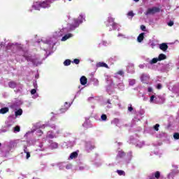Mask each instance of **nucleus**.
Wrapping results in <instances>:
<instances>
[{
	"instance_id": "obj_25",
	"label": "nucleus",
	"mask_w": 179,
	"mask_h": 179,
	"mask_svg": "<svg viewBox=\"0 0 179 179\" xmlns=\"http://www.w3.org/2000/svg\"><path fill=\"white\" fill-rule=\"evenodd\" d=\"M14 132H20V127L19 126H15L14 127Z\"/></svg>"
},
{
	"instance_id": "obj_18",
	"label": "nucleus",
	"mask_w": 179,
	"mask_h": 179,
	"mask_svg": "<svg viewBox=\"0 0 179 179\" xmlns=\"http://www.w3.org/2000/svg\"><path fill=\"white\" fill-rule=\"evenodd\" d=\"M78 157V152H73L70 155V159H76Z\"/></svg>"
},
{
	"instance_id": "obj_2",
	"label": "nucleus",
	"mask_w": 179,
	"mask_h": 179,
	"mask_svg": "<svg viewBox=\"0 0 179 179\" xmlns=\"http://www.w3.org/2000/svg\"><path fill=\"white\" fill-rule=\"evenodd\" d=\"M51 6V1L50 0H46L45 1L41 2V8H50Z\"/></svg>"
},
{
	"instance_id": "obj_7",
	"label": "nucleus",
	"mask_w": 179,
	"mask_h": 179,
	"mask_svg": "<svg viewBox=\"0 0 179 179\" xmlns=\"http://www.w3.org/2000/svg\"><path fill=\"white\" fill-rule=\"evenodd\" d=\"M80 84L83 85V86H85L87 83V78L86 76H83L80 79Z\"/></svg>"
},
{
	"instance_id": "obj_22",
	"label": "nucleus",
	"mask_w": 179,
	"mask_h": 179,
	"mask_svg": "<svg viewBox=\"0 0 179 179\" xmlns=\"http://www.w3.org/2000/svg\"><path fill=\"white\" fill-rule=\"evenodd\" d=\"M117 174H119L120 176H124L125 175V171H122V170H117Z\"/></svg>"
},
{
	"instance_id": "obj_42",
	"label": "nucleus",
	"mask_w": 179,
	"mask_h": 179,
	"mask_svg": "<svg viewBox=\"0 0 179 179\" xmlns=\"http://www.w3.org/2000/svg\"><path fill=\"white\" fill-rule=\"evenodd\" d=\"M24 57L25 59H27V61H29V57H27V56H24Z\"/></svg>"
},
{
	"instance_id": "obj_17",
	"label": "nucleus",
	"mask_w": 179,
	"mask_h": 179,
	"mask_svg": "<svg viewBox=\"0 0 179 179\" xmlns=\"http://www.w3.org/2000/svg\"><path fill=\"white\" fill-rule=\"evenodd\" d=\"M125 155L126 154L124 151H119L117 157H120V159H122V157H125Z\"/></svg>"
},
{
	"instance_id": "obj_8",
	"label": "nucleus",
	"mask_w": 179,
	"mask_h": 179,
	"mask_svg": "<svg viewBox=\"0 0 179 179\" xmlns=\"http://www.w3.org/2000/svg\"><path fill=\"white\" fill-rule=\"evenodd\" d=\"M17 86V83L15 81H10L8 83V87H10V89H15Z\"/></svg>"
},
{
	"instance_id": "obj_1",
	"label": "nucleus",
	"mask_w": 179,
	"mask_h": 179,
	"mask_svg": "<svg viewBox=\"0 0 179 179\" xmlns=\"http://www.w3.org/2000/svg\"><path fill=\"white\" fill-rule=\"evenodd\" d=\"M158 12H160V8L157 7H153L148 8L145 13V15H146V16H148V15H155V13H158Z\"/></svg>"
},
{
	"instance_id": "obj_40",
	"label": "nucleus",
	"mask_w": 179,
	"mask_h": 179,
	"mask_svg": "<svg viewBox=\"0 0 179 179\" xmlns=\"http://www.w3.org/2000/svg\"><path fill=\"white\" fill-rule=\"evenodd\" d=\"M7 47H8V48H9V47H13V45H12V44L10 43V44L8 45Z\"/></svg>"
},
{
	"instance_id": "obj_48",
	"label": "nucleus",
	"mask_w": 179,
	"mask_h": 179,
	"mask_svg": "<svg viewBox=\"0 0 179 179\" xmlns=\"http://www.w3.org/2000/svg\"><path fill=\"white\" fill-rule=\"evenodd\" d=\"M108 108H111V107H110V106H108Z\"/></svg>"
},
{
	"instance_id": "obj_39",
	"label": "nucleus",
	"mask_w": 179,
	"mask_h": 179,
	"mask_svg": "<svg viewBox=\"0 0 179 179\" xmlns=\"http://www.w3.org/2000/svg\"><path fill=\"white\" fill-rule=\"evenodd\" d=\"M153 90V89H152V87H148V92H149V93L152 92Z\"/></svg>"
},
{
	"instance_id": "obj_38",
	"label": "nucleus",
	"mask_w": 179,
	"mask_h": 179,
	"mask_svg": "<svg viewBox=\"0 0 179 179\" xmlns=\"http://www.w3.org/2000/svg\"><path fill=\"white\" fill-rule=\"evenodd\" d=\"M128 110H129V111H130V112L134 111V108H132V106H129V107L128 108Z\"/></svg>"
},
{
	"instance_id": "obj_12",
	"label": "nucleus",
	"mask_w": 179,
	"mask_h": 179,
	"mask_svg": "<svg viewBox=\"0 0 179 179\" xmlns=\"http://www.w3.org/2000/svg\"><path fill=\"white\" fill-rule=\"evenodd\" d=\"M166 58H167V56H166V55L161 53L158 56V61H164V59H166Z\"/></svg>"
},
{
	"instance_id": "obj_36",
	"label": "nucleus",
	"mask_w": 179,
	"mask_h": 179,
	"mask_svg": "<svg viewBox=\"0 0 179 179\" xmlns=\"http://www.w3.org/2000/svg\"><path fill=\"white\" fill-rule=\"evenodd\" d=\"M162 84H158L157 85V89H158V90H160V89H162Z\"/></svg>"
},
{
	"instance_id": "obj_34",
	"label": "nucleus",
	"mask_w": 179,
	"mask_h": 179,
	"mask_svg": "<svg viewBox=\"0 0 179 179\" xmlns=\"http://www.w3.org/2000/svg\"><path fill=\"white\" fill-rule=\"evenodd\" d=\"M35 93H37V90L36 89H32L31 90V94H34Z\"/></svg>"
},
{
	"instance_id": "obj_33",
	"label": "nucleus",
	"mask_w": 179,
	"mask_h": 179,
	"mask_svg": "<svg viewBox=\"0 0 179 179\" xmlns=\"http://www.w3.org/2000/svg\"><path fill=\"white\" fill-rule=\"evenodd\" d=\"M141 29L143 31H146V27L145 25H141Z\"/></svg>"
},
{
	"instance_id": "obj_21",
	"label": "nucleus",
	"mask_w": 179,
	"mask_h": 179,
	"mask_svg": "<svg viewBox=\"0 0 179 179\" xmlns=\"http://www.w3.org/2000/svg\"><path fill=\"white\" fill-rule=\"evenodd\" d=\"M154 176H155V178H157V179L160 178V172L158 171H156V172L155 173Z\"/></svg>"
},
{
	"instance_id": "obj_9",
	"label": "nucleus",
	"mask_w": 179,
	"mask_h": 179,
	"mask_svg": "<svg viewBox=\"0 0 179 179\" xmlns=\"http://www.w3.org/2000/svg\"><path fill=\"white\" fill-rule=\"evenodd\" d=\"M143 38H145V33H141L138 35L137 41L138 43H142V41H143Z\"/></svg>"
},
{
	"instance_id": "obj_45",
	"label": "nucleus",
	"mask_w": 179,
	"mask_h": 179,
	"mask_svg": "<svg viewBox=\"0 0 179 179\" xmlns=\"http://www.w3.org/2000/svg\"><path fill=\"white\" fill-rule=\"evenodd\" d=\"M141 80L143 82V76H141Z\"/></svg>"
},
{
	"instance_id": "obj_30",
	"label": "nucleus",
	"mask_w": 179,
	"mask_h": 179,
	"mask_svg": "<svg viewBox=\"0 0 179 179\" xmlns=\"http://www.w3.org/2000/svg\"><path fill=\"white\" fill-rule=\"evenodd\" d=\"M168 26H169V27L174 26V22L171 20L169 22H168Z\"/></svg>"
},
{
	"instance_id": "obj_47",
	"label": "nucleus",
	"mask_w": 179,
	"mask_h": 179,
	"mask_svg": "<svg viewBox=\"0 0 179 179\" xmlns=\"http://www.w3.org/2000/svg\"><path fill=\"white\" fill-rule=\"evenodd\" d=\"M1 146H2V144L0 143V148H1Z\"/></svg>"
},
{
	"instance_id": "obj_24",
	"label": "nucleus",
	"mask_w": 179,
	"mask_h": 179,
	"mask_svg": "<svg viewBox=\"0 0 179 179\" xmlns=\"http://www.w3.org/2000/svg\"><path fill=\"white\" fill-rule=\"evenodd\" d=\"M101 118L102 121H107V115L103 114V115L101 116Z\"/></svg>"
},
{
	"instance_id": "obj_19",
	"label": "nucleus",
	"mask_w": 179,
	"mask_h": 179,
	"mask_svg": "<svg viewBox=\"0 0 179 179\" xmlns=\"http://www.w3.org/2000/svg\"><path fill=\"white\" fill-rule=\"evenodd\" d=\"M158 61H159L158 58H153L152 60L150 61V64L151 65H153V64H157Z\"/></svg>"
},
{
	"instance_id": "obj_31",
	"label": "nucleus",
	"mask_w": 179,
	"mask_h": 179,
	"mask_svg": "<svg viewBox=\"0 0 179 179\" xmlns=\"http://www.w3.org/2000/svg\"><path fill=\"white\" fill-rule=\"evenodd\" d=\"M117 75H120V76H124V71L120 70L119 71H117Z\"/></svg>"
},
{
	"instance_id": "obj_26",
	"label": "nucleus",
	"mask_w": 179,
	"mask_h": 179,
	"mask_svg": "<svg viewBox=\"0 0 179 179\" xmlns=\"http://www.w3.org/2000/svg\"><path fill=\"white\" fill-rule=\"evenodd\" d=\"M127 16H131V17H134V16H135V14L134 13V11H129L127 13Z\"/></svg>"
},
{
	"instance_id": "obj_23",
	"label": "nucleus",
	"mask_w": 179,
	"mask_h": 179,
	"mask_svg": "<svg viewBox=\"0 0 179 179\" xmlns=\"http://www.w3.org/2000/svg\"><path fill=\"white\" fill-rule=\"evenodd\" d=\"M73 24L76 27H79V20H74Z\"/></svg>"
},
{
	"instance_id": "obj_11",
	"label": "nucleus",
	"mask_w": 179,
	"mask_h": 179,
	"mask_svg": "<svg viewBox=\"0 0 179 179\" xmlns=\"http://www.w3.org/2000/svg\"><path fill=\"white\" fill-rule=\"evenodd\" d=\"M108 24H106L108 27L110 26H114V24H115V22H114V20L113 18H108Z\"/></svg>"
},
{
	"instance_id": "obj_10",
	"label": "nucleus",
	"mask_w": 179,
	"mask_h": 179,
	"mask_svg": "<svg viewBox=\"0 0 179 179\" xmlns=\"http://www.w3.org/2000/svg\"><path fill=\"white\" fill-rule=\"evenodd\" d=\"M6 113H9V108L4 107L0 109V114H6Z\"/></svg>"
},
{
	"instance_id": "obj_28",
	"label": "nucleus",
	"mask_w": 179,
	"mask_h": 179,
	"mask_svg": "<svg viewBox=\"0 0 179 179\" xmlns=\"http://www.w3.org/2000/svg\"><path fill=\"white\" fill-rule=\"evenodd\" d=\"M173 138L174 139H176V140L179 139V133H174Z\"/></svg>"
},
{
	"instance_id": "obj_29",
	"label": "nucleus",
	"mask_w": 179,
	"mask_h": 179,
	"mask_svg": "<svg viewBox=\"0 0 179 179\" xmlns=\"http://www.w3.org/2000/svg\"><path fill=\"white\" fill-rule=\"evenodd\" d=\"M74 64H76V65H79L80 60H79V59H75L73 60Z\"/></svg>"
},
{
	"instance_id": "obj_13",
	"label": "nucleus",
	"mask_w": 179,
	"mask_h": 179,
	"mask_svg": "<svg viewBox=\"0 0 179 179\" xmlns=\"http://www.w3.org/2000/svg\"><path fill=\"white\" fill-rule=\"evenodd\" d=\"M72 34H66L64 36L62 37V41H66V40H68V38H70V37H71Z\"/></svg>"
},
{
	"instance_id": "obj_46",
	"label": "nucleus",
	"mask_w": 179,
	"mask_h": 179,
	"mask_svg": "<svg viewBox=\"0 0 179 179\" xmlns=\"http://www.w3.org/2000/svg\"><path fill=\"white\" fill-rule=\"evenodd\" d=\"M135 2H139V0H134Z\"/></svg>"
},
{
	"instance_id": "obj_44",
	"label": "nucleus",
	"mask_w": 179,
	"mask_h": 179,
	"mask_svg": "<svg viewBox=\"0 0 179 179\" xmlns=\"http://www.w3.org/2000/svg\"><path fill=\"white\" fill-rule=\"evenodd\" d=\"M149 179H155V178L152 176H149Z\"/></svg>"
},
{
	"instance_id": "obj_41",
	"label": "nucleus",
	"mask_w": 179,
	"mask_h": 179,
	"mask_svg": "<svg viewBox=\"0 0 179 179\" xmlns=\"http://www.w3.org/2000/svg\"><path fill=\"white\" fill-rule=\"evenodd\" d=\"M107 103H108V104H111V101H110V99L107 100Z\"/></svg>"
},
{
	"instance_id": "obj_4",
	"label": "nucleus",
	"mask_w": 179,
	"mask_h": 179,
	"mask_svg": "<svg viewBox=\"0 0 179 179\" xmlns=\"http://www.w3.org/2000/svg\"><path fill=\"white\" fill-rule=\"evenodd\" d=\"M85 148L87 150L90 151L93 150V149H94L96 147L94 146V144H93L92 142H87L86 143Z\"/></svg>"
},
{
	"instance_id": "obj_5",
	"label": "nucleus",
	"mask_w": 179,
	"mask_h": 179,
	"mask_svg": "<svg viewBox=\"0 0 179 179\" xmlns=\"http://www.w3.org/2000/svg\"><path fill=\"white\" fill-rule=\"evenodd\" d=\"M96 68H106L107 69H110V67L108 65H107V64L101 62L96 64Z\"/></svg>"
},
{
	"instance_id": "obj_3",
	"label": "nucleus",
	"mask_w": 179,
	"mask_h": 179,
	"mask_svg": "<svg viewBox=\"0 0 179 179\" xmlns=\"http://www.w3.org/2000/svg\"><path fill=\"white\" fill-rule=\"evenodd\" d=\"M33 9H35V10H40V8H41V1H36L34 2L32 5Z\"/></svg>"
},
{
	"instance_id": "obj_43",
	"label": "nucleus",
	"mask_w": 179,
	"mask_h": 179,
	"mask_svg": "<svg viewBox=\"0 0 179 179\" xmlns=\"http://www.w3.org/2000/svg\"><path fill=\"white\" fill-rule=\"evenodd\" d=\"M38 132L39 134H43V131H41V130H38Z\"/></svg>"
},
{
	"instance_id": "obj_32",
	"label": "nucleus",
	"mask_w": 179,
	"mask_h": 179,
	"mask_svg": "<svg viewBox=\"0 0 179 179\" xmlns=\"http://www.w3.org/2000/svg\"><path fill=\"white\" fill-rule=\"evenodd\" d=\"M159 127H160V124H157L154 126V129H155L156 131H159Z\"/></svg>"
},
{
	"instance_id": "obj_14",
	"label": "nucleus",
	"mask_w": 179,
	"mask_h": 179,
	"mask_svg": "<svg viewBox=\"0 0 179 179\" xmlns=\"http://www.w3.org/2000/svg\"><path fill=\"white\" fill-rule=\"evenodd\" d=\"M64 106H66L65 108L60 109V111L62 113H65V111H66V110H68V108L70 107L69 103H68L67 102L65 103Z\"/></svg>"
},
{
	"instance_id": "obj_15",
	"label": "nucleus",
	"mask_w": 179,
	"mask_h": 179,
	"mask_svg": "<svg viewBox=\"0 0 179 179\" xmlns=\"http://www.w3.org/2000/svg\"><path fill=\"white\" fill-rule=\"evenodd\" d=\"M24 152L27 154L26 159H29L30 157V152H27V146H24Z\"/></svg>"
},
{
	"instance_id": "obj_35",
	"label": "nucleus",
	"mask_w": 179,
	"mask_h": 179,
	"mask_svg": "<svg viewBox=\"0 0 179 179\" xmlns=\"http://www.w3.org/2000/svg\"><path fill=\"white\" fill-rule=\"evenodd\" d=\"M155 99H156V96L155 95H152L150 96V101H153L155 100Z\"/></svg>"
},
{
	"instance_id": "obj_37",
	"label": "nucleus",
	"mask_w": 179,
	"mask_h": 179,
	"mask_svg": "<svg viewBox=\"0 0 179 179\" xmlns=\"http://www.w3.org/2000/svg\"><path fill=\"white\" fill-rule=\"evenodd\" d=\"M48 138H50V139H54V135L52 134H48Z\"/></svg>"
},
{
	"instance_id": "obj_16",
	"label": "nucleus",
	"mask_w": 179,
	"mask_h": 179,
	"mask_svg": "<svg viewBox=\"0 0 179 179\" xmlns=\"http://www.w3.org/2000/svg\"><path fill=\"white\" fill-rule=\"evenodd\" d=\"M23 114V110L18 109L17 111H15V117H19V115H22Z\"/></svg>"
},
{
	"instance_id": "obj_6",
	"label": "nucleus",
	"mask_w": 179,
	"mask_h": 179,
	"mask_svg": "<svg viewBox=\"0 0 179 179\" xmlns=\"http://www.w3.org/2000/svg\"><path fill=\"white\" fill-rule=\"evenodd\" d=\"M159 48L162 50V51H167V49L169 48V45L167 43H162L159 45Z\"/></svg>"
},
{
	"instance_id": "obj_49",
	"label": "nucleus",
	"mask_w": 179,
	"mask_h": 179,
	"mask_svg": "<svg viewBox=\"0 0 179 179\" xmlns=\"http://www.w3.org/2000/svg\"><path fill=\"white\" fill-rule=\"evenodd\" d=\"M69 1H72V0H69Z\"/></svg>"
},
{
	"instance_id": "obj_27",
	"label": "nucleus",
	"mask_w": 179,
	"mask_h": 179,
	"mask_svg": "<svg viewBox=\"0 0 179 179\" xmlns=\"http://www.w3.org/2000/svg\"><path fill=\"white\" fill-rule=\"evenodd\" d=\"M76 27H77L74 24H70V30H75Z\"/></svg>"
},
{
	"instance_id": "obj_20",
	"label": "nucleus",
	"mask_w": 179,
	"mask_h": 179,
	"mask_svg": "<svg viewBox=\"0 0 179 179\" xmlns=\"http://www.w3.org/2000/svg\"><path fill=\"white\" fill-rule=\"evenodd\" d=\"M71 61L70 59H66L64 62V66H69L71 65Z\"/></svg>"
}]
</instances>
